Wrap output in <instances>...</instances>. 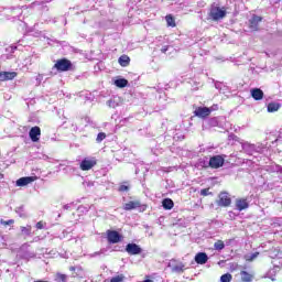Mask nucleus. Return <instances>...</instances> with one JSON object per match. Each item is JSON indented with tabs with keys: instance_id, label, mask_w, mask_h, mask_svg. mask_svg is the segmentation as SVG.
<instances>
[{
	"instance_id": "obj_30",
	"label": "nucleus",
	"mask_w": 282,
	"mask_h": 282,
	"mask_svg": "<svg viewBox=\"0 0 282 282\" xmlns=\"http://www.w3.org/2000/svg\"><path fill=\"white\" fill-rule=\"evenodd\" d=\"M124 274H119L110 279V282H124Z\"/></svg>"
},
{
	"instance_id": "obj_15",
	"label": "nucleus",
	"mask_w": 282,
	"mask_h": 282,
	"mask_svg": "<svg viewBox=\"0 0 282 282\" xmlns=\"http://www.w3.org/2000/svg\"><path fill=\"white\" fill-rule=\"evenodd\" d=\"M248 199L246 198H238L236 199V208L241 213V210H246L249 208Z\"/></svg>"
},
{
	"instance_id": "obj_1",
	"label": "nucleus",
	"mask_w": 282,
	"mask_h": 282,
	"mask_svg": "<svg viewBox=\"0 0 282 282\" xmlns=\"http://www.w3.org/2000/svg\"><path fill=\"white\" fill-rule=\"evenodd\" d=\"M213 21H221L226 17V8H220L218 3H213L209 11Z\"/></svg>"
},
{
	"instance_id": "obj_47",
	"label": "nucleus",
	"mask_w": 282,
	"mask_h": 282,
	"mask_svg": "<svg viewBox=\"0 0 282 282\" xmlns=\"http://www.w3.org/2000/svg\"><path fill=\"white\" fill-rule=\"evenodd\" d=\"M64 210H69V208H72V205L67 204V205H64Z\"/></svg>"
},
{
	"instance_id": "obj_50",
	"label": "nucleus",
	"mask_w": 282,
	"mask_h": 282,
	"mask_svg": "<svg viewBox=\"0 0 282 282\" xmlns=\"http://www.w3.org/2000/svg\"><path fill=\"white\" fill-rule=\"evenodd\" d=\"M278 171L282 174V166H278Z\"/></svg>"
},
{
	"instance_id": "obj_17",
	"label": "nucleus",
	"mask_w": 282,
	"mask_h": 282,
	"mask_svg": "<svg viewBox=\"0 0 282 282\" xmlns=\"http://www.w3.org/2000/svg\"><path fill=\"white\" fill-rule=\"evenodd\" d=\"M250 94L253 100H263V90L261 88H253L250 90Z\"/></svg>"
},
{
	"instance_id": "obj_48",
	"label": "nucleus",
	"mask_w": 282,
	"mask_h": 282,
	"mask_svg": "<svg viewBox=\"0 0 282 282\" xmlns=\"http://www.w3.org/2000/svg\"><path fill=\"white\" fill-rule=\"evenodd\" d=\"M15 213H23V206L18 207V208L15 209Z\"/></svg>"
},
{
	"instance_id": "obj_29",
	"label": "nucleus",
	"mask_w": 282,
	"mask_h": 282,
	"mask_svg": "<svg viewBox=\"0 0 282 282\" xmlns=\"http://www.w3.org/2000/svg\"><path fill=\"white\" fill-rule=\"evenodd\" d=\"M265 145L262 143L254 144V153H263Z\"/></svg>"
},
{
	"instance_id": "obj_46",
	"label": "nucleus",
	"mask_w": 282,
	"mask_h": 282,
	"mask_svg": "<svg viewBox=\"0 0 282 282\" xmlns=\"http://www.w3.org/2000/svg\"><path fill=\"white\" fill-rule=\"evenodd\" d=\"M161 52H162L163 54H166V52H169V46H163V47L161 48Z\"/></svg>"
},
{
	"instance_id": "obj_32",
	"label": "nucleus",
	"mask_w": 282,
	"mask_h": 282,
	"mask_svg": "<svg viewBox=\"0 0 282 282\" xmlns=\"http://www.w3.org/2000/svg\"><path fill=\"white\" fill-rule=\"evenodd\" d=\"M105 252H107V249H100L99 251L91 253L90 258L94 259L95 257H100L101 254H105Z\"/></svg>"
},
{
	"instance_id": "obj_37",
	"label": "nucleus",
	"mask_w": 282,
	"mask_h": 282,
	"mask_svg": "<svg viewBox=\"0 0 282 282\" xmlns=\"http://www.w3.org/2000/svg\"><path fill=\"white\" fill-rule=\"evenodd\" d=\"M200 195H202L203 197H207V195H212L210 188L200 189Z\"/></svg>"
},
{
	"instance_id": "obj_43",
	"label": "nucleus",
	"mask_w": 282,
	"mask_h": 282,
	"mask_svg": "<svg viewBox=\"0 0 282 282\" xmlns=\"http://www.w3.org/2000/svg\"><path fill=\"white\" fill-rule=\"evenodd\" d=\"M107 105H108V107H112V108L116 107V102L111 99L107 101Z\"/></svg>"
},
{
	"instance_id": "obj_45",
	"label": "nucleus",
	"mask_w": 282,
	"mask_h": 282,
	"mask_svg": "<svg viewBox=\"0 0 282 282\" xmlns=\"http://www.w3.org/2000/svg\"><path fill=\"white\" fill-rule=\"evenodd\" d=\"M215 87H216L217 89L221 90L223 84L219 83V82H216V83H215Z\"/></svg>"
},
{
	"instance_id": "obj_36",
	"label": "nucleus",
	"mask_w": 282,
	"mask_h": 282,
	"mask_svg": "<svg viewBox=\"0 0 282 282\" xmlns=\"http://www.w3.org/2000/svg\"><path fill=\"white\" fill-rule=\"evenodd\" d=\"M36 6H42L43 10H45V8L47 10V7L45 6V2L35 1V2L31 3V8H34Z\"/></svg>"
},
{
	"instance_id": "obj_11",
	"label": "nucleus",
	"mask_w": 282,
	"mask_h": 282,
	"mask_svg": "<svg viewBox=\"0 0 282 282\" xmlns=\"http://www.w3.org/2000/svg\"><path fill=\"white\" fill-rule=\"evenodd\" d=\"M263 21V18L259 15H252V18L249 20V28L252 30V32H257L259 30V23Z\"/></svg>"
},
{
	"instance_id": "obj_26",
	"label": "nucleus",
	"mask_w": 282,
	"mask_h": 282,
	"mask_svg": "<svg viewBox=\"0 0 282 282\" xmlns=\"http://www.w3.org/2000/svg\"><path fill=\"white\" fill-rule=\"evenodd\" d=\"M214 248H215V250L221 251L226 248V245L224 243V241L218 240L214 243Z\"/></svg>"
},
{
	"instance_id": "obj_2",
	"label": "nucleus",
	"mask_w": 282,
	"mask_h": 282,
	"mask_svg": "<svg viewBox=\"0 0 282 282\" xmlns=\"http://www.w3.org/2000/svg\"><path fill=\"white\" fill-rule=\"evenodd\" d=\"M54 67L57 69V72H69L73 67V64L72 61L62 58L55 63Z\"/></svg>"
},
{
	"instance_id": "obj_19",
	"label": "nucleus",
	"mask_w": 282,
	"mask_h": 282,
	"mask_svg": "<svg viewBox=\"0 0 282 282\" xmlns=\"http://www.w3.org/2000/svg\"><path fill=\"white\" fill-rule=\"evenodd\" d=\"M118 63L121 65V67H128L129 63H131V58H129L128 55H121Z\"/></svg>"
},
{
	"instance_id": "obj_20",
	"label": "nucleus",
	"mask_w": 282,
	"mask_h": 282,
	"mask_svg": "<svg viewBox=\"0 0 282 282\" xmlns=\"http://www.w3.org/2000/svg\"><path fill=\"white\" fill-rule=\"evenodd\" d=\"M162 206L165 210H171L173 206H175V203H173V199L171 198H165L162 202Z\"/></svg>"
},
{
	"instance_id": "obj_34",
	"label": "nucleus",
	"mask_w": 282,
	"mask_h": 282,
	"mask_svg": "<svg viewBox=\"0 0 282 282\" xmlns=\"http://www.w3.org/2000/svg\"><path fill=\"white\" fill-rule=\"evenodd\" d=\"M0 224H1L2 226H12V224H14V219H9V220H3V219H1V220H0Z\"/></svg>"
},
{
	"instance_id": "obj_35",
	"label": "nucleus",
	"mask_w": 282,
	"mask_h": 282,
	"mask_svg": "<svg viewBox=\"0 0 282 282\" xmlns=\"http://www.w3.org/2000/svg\"><path fill=\"white\" fill-rule=\"evenodd\" d=\"M31 231H32V227H21V232L23 235L30 236Z\"/></svg>"
},
{
	"instance_id": "obj_42",
	"label": "nucleus",
	"mask_w": 282,
	"mask_h": 282,
	"mask_svg": "<svg viewBox=\"0 0 282 282\" xmlns=\"http://www.w3.org/2000/svg\"><path fill=\"white\" fill-rule=\"evenodd\" d=\"M257 257H259V253H258V252L252 253V254L250 256V258L248 259V261H254V259H257Z\"/></svg>"
},
{
	"instance_id": "obj_8",
	"label": "nucleus",
	"mask_w": 282,
	"mask_h": 282,
	"mask_svg": "<svg viewBox=\"0 0 282 282\" xmlns=\"http://www.w3.org/2000/svg\"><path fill=\"white\" fill-rule=\"evenodd\" d=\"M124 237L116 230H107V241L108 243H120Z\"/></svg>"
},
{
	"instance_id": "obj_51",
	"label": "nucleus",
	"mask_w": 282,
	"mask_h": 282,
	"mask_svg": "<svg viewBox=\"0 0 282 282\" xmlns=\"http://www.w3.org/2000/svg\"><path fill=\"white\" fill-rule=\"evenodd\" d=\"M17 50V46H11V52H14Z\"/></svg>"
},
{
	"instance_id": "obj_33",
	"label": "nucleus",
	"mask_w": 282,
	"mask_h": 282,
	"mask_svg": "<svg viewBox=\"0 0 282 282\" xmlns=\"http://www.w3.org/2000/svg\"><path fill=\"white\" fill-rule=\"evenodd\" d=\"M207 122H208L209 127H217V124H219V121L215 117L209 119Z\"/></svg>"
},
{
	"instance_id": "obj_12",
	"label": "nucleus",
	"mask_w": 282,
	"mask_h": 282,
	"mask_svg": "<svg viewBox=\"0 0 282 282\" xmlns=\"http://www.w3.org/2000/svg\"><path fill=\"white\" fill-rule=\"evenodd\" d=\"M29 137L32 140V142H39V140H41V128L37 126L31 128Z\"/></svg>"
},
{
	"instance_id": "obj_27",
	"label": "nucleus",
	"mask_w": 282,
	"mask_h": 282,
	"mask_svg": "<svg viewBox=\"0 0 282 282\" xmlns=\"http://www.w3.org/2000/svg\"><path fill=\"white\" fill-rule=\"evenodd\" d=\"M165 20L170 28H175V19L173 18V15H166Z\"/></svg>"
},
{
	"instance_id": "obj_7",
	"label": "nucleus",
	"mask_w": 282,
	"mask_h": 282,
	"mask_svg": "<svg viewBox=\"0 0 282 282\" xmlns=\"http://www.w3.org/2000/svg\"><path fill=\"white\" fill-rule=\"evenodd\" d=\"M232 204V199L230 198V194L227 192H223L218 196L217 205L224 208H228Z\"/></svg>"
},
{
	"instance_id": "obj_14",
	"label": "nucleus",
	"mask_w": 282,
	"mask_h": 282,
	"mask_svg": "<svg viewBox=\"0 0 282 282\" xmlns=\"http://www.w3.org/2000/svg\"><path fill=\"white\" fill-rule=\"evenodd\" d=\"M194 113L197 118H208V116H210V109H208V107H198L195 109Z\"/></svg>"
},
{
	"instance_id": "obj_3",
	"label": "nucleus",
	"mask_w": 282,
	"mask_h": 282,
	"mask_svg": "<svg viewBox=\"0 0 282 282\" xmlns=\"http://www.w3.org/2000/svg\"><path fill=\"white\" fill-rule=\"evenodd\" d=\"M4 17H7V19H13V21L15 19H19V21H21V14H23V9L22 8H12V9H7L3 12Z\"/></svg>"
},
{
	"instance_id": "obj_44",
	"label": "nucleus",
	"mask_w": 282,
	"mask_h": 282,
	"mask_svg": "<svg viewBox=\"0 0 282 282\" xmlns=\"http://www.w3.org/2000/svg\"><path fill=\"white\" fill-rule=\"evenodd\" d=\"M6 80V75L3 72L0 73V83H3Z\"/></svg>"
},
{
	"instance_id": "obj_49",
	"label": "nucleus",
	"mask_w": 282,
	"mask_h": 282,
	"mask_svg": "<svg viewBox=\"0 0 282 282\" xmlns=\"http://www.w3.org/2000/svg\"><path fill=\"white\" fill-rule=\"evenodd\" d=\"M69 270L70 272H74L76 270V267H70Z\"/></svg>"
},
{
	"instance_id": "obj_24",
	"label": "nucleus",
	"mask_w": 282,
	"mask_h": 282,
	"mask_svg": "<svg viewBox=\"0 0 282 282\" xmlns=\"http://www.w3.org/2000/svg\"><path fill=\"white\" fill-rule=\"evenodd\" d=\"M4 74V80H13V78H17V73L14 72H3Z\"/></svg>"
},
{
	"instance_id": "obj_38",
	"label": "nucleus",
	"mask_w": 282,
	"mask_h": 282,
	"mask_svg": "<svg viewBox=\"0 0 282 282\" xmlns=\"http://www.w3.org/2000/svg\"><path fill=\"white\" fill-rule=\"evenodd\" d=\"M34 257H36V253L34 252L28 251L24 253V259H34Z\"/></svg>"
},
{
	"instance_id": "obj_31",
	"label": "nucleus",
	"mask_w": 282,
	"mask_h": 282,
	"mask_svg": "<svg viewBox=\"0 0 282 282\" xmlns=\"http://www.w3.org/2000/svg\"><path fill=\"white\" fill-rule=\"evenodd\" d=\"M105 138H107V134L105 132H99L97 134L96 142L100 143L102 140H105Z\"/></svg>"
},
{
	"instance_id": "obj_39",
	"label": "nucleus",
	"mask_w": 282,
	"mask_h": 282,
	"mask_svg": "<svg viewBox=\"0 0 282 282\" xmlns=\"http://www.w3.org/2000/svg\"><path fill=\"white\" fill-rule=\"evenodd\" d=\"M45 226H46V224L43 223V221H39V223L36 224L37 230H43V228H45Z\"/></svg>"
},
{
	"instance_id": "obj_21",
	"label": "nucleus",
	"mask_w": 282,
	"mask_h": 282,
	"mask_svg": "<svg viewBox=\"0 0 282 282\" xmlns=\"http://www.w3.org/2000/svg\"><path fill=\"white\" fill-rule=\"evenodd\" d=\"M240 275H241L242 282H252V279H254V276L252 274L248 273L247 271H241Z\"/></svg>"
},
{
	"instance_id": "obj_25",
	"label": "nucleus",
	"mask_w": 282,
	"mask_h": 282,
	"mask_svg": "<svg viewBox=\"0 0 282 282\" xmlns=\"http://www.w3.org/2000/svg\"><path fill=\"white\" fill-rule=\"evenodd\" d=\"M55 281L56 282H67V274L56 273Z\"/></svg>"
},
{
	"instance_id": "obj_10",
	"label": "nucleus",
	"mask_w": 282,
	"mask_h": 282,
	"mask_svg": "<svg viewBox=\"0 0 282 282\" xmlns=\"http://www.w3.org/2000/svg\"><path fill=\"white\" fill-rule=\"evenodd\" d=\"M126 252L130 256L142 254V248L137 243H128L126 246Z\"/></svg>"
},
{
	"instance_id": "obj_28",
	"label": "nucleus",
	"mask_w": 282,
	"mask_h": 282,
	"mask_svg": "<svg viewBox=\"0 0 282 282\" xmlns=\"http://www.w3.org/2000/svg\"><path fill=\"white\" fill-rule=\"evenodd\" d=\"M232 281V274L230 273H225L220 276V282H230Z\"/></svg>"
},
{
	"instance_id": "obj_41",
	"label": "nucleus",
	"mask_w": 282,
	"mask_h": 282,
	"mask_svg": "<svg viewBox=\"0 0 282 282\" xmlns=\"http://www.w3.org/2000/svg\"><path fill=\"white\" fill-rule=\"evenodd\" d=\"M119 191H120L121 193H124V192L129 191V186H127V185H121V186L119 187Z\"/></svg>"
},
{
	"instance_id": "obj_16",
	"label": "nucleus",
	"mask_w": 282,
	"mask_h": 282,
	"mask_svg": "<svg viewBox=\"0 0 282 282\" xmlns=\"http://www.w3.org/2000/svg\"><path fill=\"white\" fill-rule=\"evenodd\" d=\"M195 261L198 263V265H204L208 263V254H206V252H198L195 256Z\"/></svg>"
},
{
	"instance_id": "obj_40",
	"label": "nucleus",
	"mask_w": 282,
	"mask_h": 282,
	"mask_svg": "<svg viewBox=\"0 0 282 282\" xmlns=\"http://www.w3.org/2000/svg\"><path fill=\"white\" fill-rule=\"evenodd\" d=\"M208 109H209V113H213V111H217V109H219V106L218 105H213Z\"/></svg>"
},
{
	"instance_id": "obj_13",
	"label": "nucleus",
	"mask_w": 282,
	"mask_h": 282,
	"mask_svg": "<svg viewBox=\"0 0 282 282\" xmlns=\"http://www.w3.org/2000/svg\"><path fill=\"white\" fill-rule=\"evenodd\" d=\"M36 176H24L15 182V186H28V184H32V182H36Z\"/></svg>"
},
{
	"instance_id": "obj_52",
	"label": "nucleus",
	"mask_w": 282,
	"mask_h": 282,
	"mask_svg": "<svg viewBox=\"0 0 282 282\" xmlns=\"http://www.w3.org/2000/svg\"><path fill=\"white\" fill-rule=\"evenodd\" d=\"M271 281H276V280L274 278H272Z\"/></svg>"
},
{
	"instance_id": "obj_6",
	"label": "nucleus",
	"mask_w": 282,
	"mask_h": 282,
	"mask_svg": "<svg viewBox=\"0 0 282 282\" xmlns=\"http://www.w3.org/2000/svg\"><path fill=\"white\" fill-rule=\"evenodd\" d=\"M135 208H139L140 213H144V210H147V206L142 205L140 200H130L123 205V210H135Z\"/></svg>"
},
{
	"instance_id": "obj_9",
	"label": "nucleus",
	"mask_w": 282,
	"mask_h": 282,
	"mask_svg": "<svg viewBox=\"0 0 282 282\" xmlns=\"http://www.w3.org/2000/svg\"><path fill=\"white\" fill-rule=\"evenodd\" d=\"M225 160L221 155H215L209 159L210 169H221L224 166Z\"/></svg>"
},
{
	"instance_id": "obj_4",
	"label": "nucleus",
	"mask_w": 282,
	"mask_h": 282,
	"mask_svg": "<svg viewBox=\"0 0 282 282\" xmlns=\"http://www.w3.org/2000/svg\"><path fill=\"white\" fill-rule=\"evenodd\" d=\"M167 268H171L172 272H174L175 274H182L184 273V270H186V264H184L183 262H177V260L172 259L169 264Z\"/></svg>"
},
{
	"instance_id": "obj_23",
	"label": "nucleus",
	"mask_w": 282,
	"mask_h": 282,
	"mask_svg": "<svg viewBox=\"0 0 282 282\" xmlns=\"http://www.w3.org/2000/svg\"><path fill=\"white\" fill-rule=\"evenodd\" d=\"M278 109H281V104L279 102H270L268 105V112L269 113H274Z\"/></svg>"
},
{
	"instance_id": "obj_18",
	"label": "nucleus",
	"mask_w": 282,
	"mask_h": 282,
	"mask_svg": "<svg viewBox=\"0 0 282 282\" xmlns=\"http://www.w3.org/2000/svg\"><path fill=\"white\" fill-rule=\"evenodd\" d=\"M242 149L245 151V153H247V155H254V144L252 143H243L242 144Z\"/></svg>"
},
{
	"instance_id": "obj_22",
	"label": "nucleus",
	"mask_w": 282,
	"mask_h": 282,
	"mask_svg": "<svg viewBox=\"0 0 282 282\" xmlns=\"http://www.w3.org/2000/svg\"><path fill=\"white\" fill-rule=\"evenodd\" d=\"M115 85L116 87H119L120 89L127 87V85H129V80H127L126 78H119L115 80Z\"/></svg>"
},
{
	"instance_id": "obj_5",
	"label": "nucleus",
	"mask_w": 282,
	"mask_h": 282,
	"mask_svg": "<svg viewBox=\"0 0 282 282\" xmlns=\"http://www.w3.org/2000/svg\"><path fill=\"white\" fill-rule=\"evenodd\" d=\"M96 164H98V161L96 160V158H85L80 162L79 169L82 171H91V169H94Z\"/></svg>"
}]
</instances>
